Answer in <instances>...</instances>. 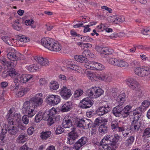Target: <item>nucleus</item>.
Masks as SVG:
<instances>
[{"instance_id": "423d86ee", "label": "nucleus", "mask_w": 150, "mask_h": 150, "mask_svg": "<svg viewBox=\"0 0 150 150\" xmlns=\"http://www.w3.org/2000/svg\"><path fill=\"white\" fill-rule=\"evenodd\" d=\"M84 66L88 69L96 70H102L105 69L104 66L100 64L95 62H89L85 64Z\"/></svg>"}, {"instance_id": "20e7f679", "label": "nucleus", "mask_w": 150, "mask_h": 150, "mask_svg": "<svg viewBox=\"0 0 150 150\" xmlns=\"http://www.w3.org/2000/svg\"><path fill=\"white\" fill-rule=\"evenodd\" d=\"M23 110L25 114L30 117L34 116L37 112L36 108L33 105H30V102L28 101H26L24 103Z\"/></svg>"}, {"instance_id": "bb28decb", "label": "nucleus", "mask_w": 150, "mask_h": 150, "mask_svg": "<svg viewBox=\"0 0 150 150\" xmlns=\"http://www.w3.org/2000/svg\"><path fill=\"white\" fill-rule=\"evenodd\" d=\"M59 116H50L47 119V124L48 126H51L55 121H57L60 120Z\"/></svg>"}, {"instance_id": "4468645a", "label": "nucleus", "mask_w": 150, "mask_h": 150, "mask_svg": "<svg viewBox=\"0 0 150 150\" xmlns=\"http://www.w3.org/2000/svg\"><path fill=\"white\" fill-rule=\"evenodd\" d=\"M133 120L132 122L131 128L132 130L135 131H138L140 127V122L139 121V117L136 116L133 117Z\"/></svg>"}, {"instance_id": "f3484780", "label": "nucleus", "mask_w": 150, "mask_h": 150, "mask_svg": "<svg viewBox=\"0 0 150 150\" xmlns=\"http://www.w3.org/2000/svg\"><path fill=\"white\" fill-rule=\"evenodd\" d=\"M80 108L84 109L91 107L93 104L92 100H91L88 98L83 99L80 102Z\"/></svg>"}, {"instance_id": "a878e982", "label": "nucleus", "mask_w": 150, "mask_h": 150, "mask_svg": "<svg viewBox=\"0 0 150 150\" xmlns=\"http://www.w3.org/2000/svg\"><path fill=\"white\" fill-rule=\"evenodd\" d=\"M143 140L150 141V128L147 127L144 130L142 137Z\"/></svg>"}, {"instance_id": "bf43d9fd", "label": "nucleus", "mask_w": 150, "mask_h": 150, "mask_svg": "<svg viewBox=\"0 0 150 150\" xmlns=\"http://www.w3.org/2000/svg\"><path fill=\"white\" fill-rule=\"evenodd\" d=\"M79 142L80 143L82 146L88 142V140L87 137H82L78 140Z\"/></svg>"}, {"instance_id": "ea45409f", "label": "nucleus", "mask_w": 150, "mask_h": 150, "mask_svg": "<svg viewBox=\"0 0 150 150\" xmlns=\"http://www.w3.org/2000/svg\"><path fill=\"white\" fill-rule=\"evenodd\" d=\"M51 132L50 131L46 132H42L40 133V137L42 139H45L50 137Z\"/></svg>"}, {"instance_id": "9b49d317", "label": "nucleus", "mask_w": 150, "mask_h": 150, "mask_svg": "<svg viewBox=\"0 0 150 150\" xmlns=\"http://www.w3.org/2000/svg\"><path fill=\"white\" fill-rule=\"evenodd\" d=\"M126 83L130 88L135 91L140 90V86L134 79L129 78L127 80Z\"/></svg>"}, {"instance_id": "0e129e2a", "label": "nucleus", "mask_w": 150, "mask_h": 150, "mask_svg": "<svg viewBox=\"0 0 150 150\" xmlns=\"http://www.w3.org/2000/svg\"><path fill=\"white\" fill-rule=\"evenodd\" d=\"M42 115L43 119L44 120H47V119L50 116L49 111H45V112L42 114Z\"/></svg>"}, {"instance_id": "dca6fc26", "label": "nucleus", "mask_w": 150, "mask_h": 150, "mask_svg": "<svg viewBox=\"0 0 150 150\" xmlns=\"http://www.w3.org/2000/svg\"><path fill=\"white\" fill-rule=\"evenodd\" d=\"M112 76L109 74H107L105 73L102 72L97 74V80L105 81L108 82H110L112 80Z\"/></svg>"}, {"instance_id": "cd10ccee", "label": "nucleus", "mask_w": 150, "mask_h": 150, "mask_svg": "<svg viewBox=\"0 0 150 150\" xmlns=\"http://www.w3.org/2000/svg\"><path fill=\"white\" fill-rule=\"evenodd\" d=\"M111 18H112V17H110L111 21L116 24L123 22L125 21V18L122 16H116L114 20L112 19Z\"/></svg>"}, {"instance_id": "7ed1b4c3", "label": "nucleus", "mask_w": 150, "mask_h": 150, "mask_svg": "<svg viewBox=\"0 0 150 150\" xmlns=\"http://www.w3.org/2000/svg\"><path fill=\"white\" fill-rule=\"evenodd\" d=\"M23 55L17 52L13 48H11V51L7 54V58L11 61V68H13L16 66L17 64V61L21 60V56Z\"/></svg>"}, {"instance_id": "f03ea898", "label": "nucleus", "mask_w": 150, "mask_h": 150, "mask_svg": "<svg viewBox=\"0 0 150 150\" xmlns=\"http://www.w3.org/2000/svg\"><path fill=\"white\" fill-rule=\"evenodd\" d=\"M15 110L13 108H11L8 111V113L6 116V118L8 121L7 127L5 124H4L2 126V132L6 133L8 131V133L10 134H16L18 132V130L16 127L14 125L13 120L14 118L16 115L15 114Z\"/></svg>"}, {"instance_id": "1a4fd4ad", "label": "nucleus", "mask_w": 150, "mask_h": 150, "mask_svg": "<svg viewBox=\"0 0 150 150\" xmlns=\"http://www.w3.org/2000/svg\"><path fill=\"white\" fill-rule=\"evenodd\" d=\"M92 124L93 122L90 120L85 119L83 120H79L76 123V125L78 127L87 129L91 127Z\"/></svg>"}, {"instance_id": "39448f33", "label": "nucleus", "mask_w": 150, "mask_h": 150, "mask_svg": "<svg viewBox=\"0 0 150 150\" xmlns=\"http://www.w3.org/2000/svg\"><path fill=\"white\" fill-rule=\"evenodd\" d=\"M103 92V91L101 88L96 86L91 88L88 91V96L94 98L100 97Z\"/></svg>"}, {"instance_id": "c03bdc74", "label": "nucleus", "mask_w": 150, "mask_h": 150, "mask_svg": "<svg viewBox=\"0 0 150 150\" xmlns=\"http://www.w3.org/2000/svg\"><path fill=\"white\" fill-rule=\"evenodd\" d=\"M108 129V128L106 126L103 125L100 126L98 130L100 133L105 134L107 132Z\"/></svg>"}, {"instance_id": "ddd939ff", "label": "nucleus", "mask_w": 150, "mask_h": 150, "mask_svg": "<svg viewBox=\"0 0 150 150\" xmlns=\"http://www.w3.org/2000/svg\"><path fill=\"white\" fill-rule=\"evenodd\" d=\"M42 93L37 94L35 96L31 98V101L32 105L36 108L37 107L42 105L43 102V100L42 98Z\"/></svg>"}, {"instance_id": "13d9d810", "label": "nucleus", "mask_w": 150, "mask_h": 150, "mask_svg": "<svg viewBox=\"0 0 150 150\" xmlns=\"http://www.w3.org/2000/svg\"><path fill=\"white\" fill-rule=\"evenodd\" d=\"M29 117L28 115H24L22 117V120L23 122L25 125L28 124L29 121Z\"/></svg>"}, {"instance_id": "6e6552de", "label": "nucleus", "mask_w": 150, "mask_h": 150, "mask_svg": "<svg viewBox=\"0 0 150 150\" xmlns=\"http://www.w3.org/2000/svg\"><path fill=\"white\" fill-rule=\"evenodd\" d=\"M95 49L100 52V56L103 57H105L107 55L111 54L113 52L112 50L107 47L97 46L95 47Z\"/></svg>"}, {"instance_id": "5fc2aeb1", "label": "nucleus", "mask_w": 150, "mask_h": 150, "mask_svg": "<svg viewBox=\"0 0 150 150\" xmlns=\"http://www.w3.org/2000/svg\"><path fill=\"white\" fill-rule=\"evenodd\" d=\"M108 121V119H107L97 118L95 120V126H98L99 123H100L101 122L105 123L107 122Z\"/></svg>"}, {"instance_id": "4be33fe9", "label": "nucleus", "mask_w": 150, "mask_h": 150, "mask_svg": "<svg viewBox=\"0 0 150 150\" xmlns=\"http://www.w3.org/2000/svg\"><path fill=\"white\" fill-rule=\"evenodd\" d=\"M111 110V108L109 105L100 107L96 110L97 114L100 116H101L109 112Z\"/></svg>"}, {"instance_id": "6e6d98bb", "label": "nucleus", "mask_w": 150, "mask_h": 150, "mask_svg": "<svg viewBox=\"0 0 150 150\" xmlns=\"http://www.w3.org/2000/svg\"><path fill=\"white\" fill-rule=\"evenodd\" d=\"M34 21L33 20H27L25 21V25L28 26H30L32 28H35L36 26L33 25Z\"/></svg>"}, {"instance_id": "aec40b11", "label": "nucleus", "mask_w": 150, "mask_h": 150, "mask_svg": "<svg viewBox=\"0 0 150 150\" xmlns=\"http://www.w3.org/2000/svg\"><path fill=\"white\" fill-rule=\"evenodd\" d=\"M73 118L69 115H66L63 121L62 125L65 128H69L72 126Z\"/></svg>"}, {"instance_id": "5701e85b", "label": "nucleus", "mask_w": 150, "mask_h": 150, "mask_svg": "<svg viewBox=\"0 0 150 150\" xmlns=\"http://www.w3.org/2000/svg\"><path fill=\"white\" fill-rule=\"evenodd\" d=\"M61 49L62 46L57 41L54 40L50 50L57 52L60 51Z\"/></svg>"}, {"instance_id": "72a5a7b5", "label": "nucleus", "mask_w": 150, "mask_h": 150, "mask_svg": "<svg viewBox=\"0 0 150 150\" xmlns=\"http://www.w3.org/2000/svg\"><path fill=\"white\" fill-rule=\"evenodd\" d=\"M131 108V107L129 105H127L125 107H123L122 111L123 114V118L127 117L129 115Z\"/></svg>"}, {"instance_id": "a211bd4d", "label": "nucleus", "mask_w": 150, "mask_h": 150, "mask_svg": "<svg viewBox=\"0 0 150 150\" xmlns=\"http://www.w3.org/2000/svg\"><path fill=\"white\" fill-rule=\"evenodd\" d=\"M34 59L42 66H47L50 64L48 60L45 58L40 56H37L34 58Z\"/></svg>"}, {"instance_id": "f257e3e1", "label": "nucleus", "mask_w": 150, "mask_h": 150, "mask_svg": "<svg viewBox=\"0 0 150 150\" xmlns=\"http://www.w3.org/2000/svg\"><path fill=\"white\" fill-rule=\"evenodd\" d=\"M120 138L117 134L107 136L104 137L99 146L100 150H115L118 147L117 143Z\"/></svg>"}, {"instance_id": "f8f14e48", "label": "nucleus", "mask_w": 150, "mask_h": 150, "mask_svg": "<svg viewBox=\"0 0 150 150\" xmlns=\"http://www.w3.org/2000/svg\"><path fill=\"white\" fill-rule=\"evenodd\" d=\"M59 94L64 99L67 100L72 95L71 90L63 86L59 91Z\"/></svg>"}, {"instance_id": "b1692460", "label": "nucleus", "mask_w": 150, "mask_h": 150, "mask_svg": "<svg viewBox=\"0 0 150 150\" xmlns=\"http://www.w3.org/2000/svg\"><path fill=\"white\" fill-rule=\"evenodd\" d=\"M30 89L27 87L21 88L18 92L16 93V96L18 97H21L29 91Z\"/></svg>"}, {"instance_id": "603ef678", "label": "nucleus", "mask_w": 150, "mask_h": 150, "mask_svg": "<svg viewBox=\"0 0 150 150\" xmlns=\"http://www.w3.org/2000/svg\"><path fill=\"white\" fill-rule=\"evenodd\" d=\"M118 60V59L115 58H110L108 59V61L109 64L117 66Z\"/></svg>"}, {"instance_id": "3c124183", "label": "nucleus", "mask_w": 150, "mask_h": 150, "mask_svg": "<svg viewBox=\"0 0 150 150\" xmlns=\"http://www.w3.org/2000/svg\"><path fill=\"white\" fill-rule=\"evenodd\" d=\"M142 111L141 108L140 107L137 108L136 110L134 111L133 115L134 117H135L136 116H138L139 117V118L141 116L140 114L142 113Z\"/></svg>"}, {"instance_id": "4d7b16f0", "label": "nucleus", "mask_w": 150, "mask_h": 150, "mask_svg": "<svg viewBox=\"0 0 150 150\" xmlns=\"http://www.w3.org/2000/svg\"><path fill=\"white\" fill-rule=\"evenodd\" d=\"M83 91L81 89L76 90L74 92V95L75 98L78 97L83 94Z\"/></svg>"}, {"instance_id": "680f3d73", "label": "nucleus", "mask_w": 150, "mask_h": 150, "mask_svg": "<svg viewBox=\"0 0 150 150\" xmlns=\"http://www.w3.org/2000/svg\"><path fill=\"white\" fill-rule=\"evenodd\" d=\"M64 131V129L63 128L60 126L57 127L55 131V133L56 134H61Z\"/></svg>"}, {"instance_id": "052dcab7", "label": "nucleus", "mask_w": 150, "mask_h": 150, "mask_svg": "<svg viewBox=\"0 0 150 150\" xmlns=\"http://www.w3.org/2000/svg\"><path fill=\"white\" fill-rule=\"evenodd\" d=\"M50 116L53 117L54 116H58L56 115L57 111L55 108H52L49 111Z\"/></svg>"}, {"instance_id": "f704fd0d", "label": "nucleus", "mask_w": 150, "mask_h": 150, "mask_svg": "<svg viewBox=\"0 0 150 150\" xmlns=\"http://www.w3.org/2000/svg\"><path fill=\"white\" fill-rule=\"evenodd\" d=\"M117 66L120 67L126 68L129 66V64L128 62L125 61L118 60Z\"/></svg>"}, {"instance_id": "49530a36", "label": "nucleus", "mask_w": 150, "mask_h": 150, "mask_svg": "<svg viewBox=\"0 0 150 150\" xmlns=\"http://www.w3.org/2000/svg\"><path fill=\"white\" fill-rule=\"evenodd\" d=\"M20 38L19 39V41L20 42L26 43L29 42L30 41V38L25 35H22L20 36Z\"/></svg>"}, {"instance_id": "9d476101", "label": "nucleus", "mask_w": 150, "mask_h": 150, "mask_svg": "<svg viewBox=\"0 0 150 150\" xmlns=\"http://www.w3.org/2000/svg\"><path fill=\"white\" fill-rule=\"evenodd\" d=\"M60 97L59 96L54 95L48 96L47 97L46 100L49 105H54L57 104L60 101Z\"/></svg>"}, {"instance_id": "a18cd8bd", "label": "nucleus", "mask_w": 150, "mask_h": 150, "mask_svg": "<svg viewBox=\"0 0 150 150\" xmlns=\"http://www.w3.org/2000/svg\"><path fill=\"white\" fill-rule=\"evenodd\" d=\"M143 77L147 76L150 74V67H143Z\"/></svg>"}, {"instance_id": "a19ab883", "label": "nucleus", "mask_w": 150, "mask_h": 150, "mask_svg": "<svg viewBox=\"0 0 150 150\" xmlns=\"http://www.w3.org/2000/svg\"><path fill=\"white\" fill-rule=\"evenodd\" d=\"M88 77L93 81L97 80V74L88 71L86 73Z\"/></svg>"}, {"instance_id": "412c9836", "label": "nucleus", "mask_w": 150, "mask_h": 150, "mask_svg": "<svg viewBox=\"0 0 150 150\" xmlns=\"http://www.w3.org/2000/svg\"><path fill=\"white\" fill-rule=\"evenodd\" d=\"M111 127L114 131H116L119 132H122L125 130H129L128 128V127L126 125H124L122 127H120L118 126V123L115 122H112Z\"/></svg>"}, {"instance_id": "864d4df0", "label": "nucleus", "mask_w": 150, "mask_h": 150, "mask_svg": "<svg viewBox=\"0 0 150 150\" xmlns=\"http://www.w3.org/2000/svg\"><path fill=\"white\" fill-rule=\"evenodd\" d=\"M40 68L38 67L35 66L34 65H30L27 67V69L30 71L33 72Z\"/></svg>"}, {"instance_id": "c85d7f7f", "label": "nucleus", "mask_w": 150, "mask_h": 150, "mask_svg": "<svg viewBox=\"0 0 150 150\" xmlns=\"http://www.w3.org/2000/svg\"><path fill=\"white\" fill-rule=\"evenodd\" d=\"M72 105V103L70 102L65 103L62 106L61 111L62 112L68 111L70 110Z\"/></svg>"}, {"instance_id": "7c9ffc66", "label": "nucleus", "mask_w": 150, "mask_h": 150, "mask_svg": "<svg viewBox=\"0 0 150 150\" xmlns=\"http://www.w3.org/2000/svg\"><path fill=\"white\" fill-rule=\"evenodd\" d=\"M82 56L85 58H92L94 57V55L89 50H87L83 51L82 54Z\"/></svg>"}, {"instance_id": "2f4dec72", "label": "nucleus", "mask_w": 150, "mask_h": 150, "mask_svg": "<svg viewBox=\"0 0 150 150\" xmlns=\"http://www.w3.org/2000/svg\"><path fill=\"white\" fill-rule=\"evenodd\" d=\"M18 75V74H17L16 73L15 71H6V70L4 71L2 73V76L4 78H5L8 76H13L14 75Z\"/></svg>"}, {"instance_id": "e433bc0d", "label": "nucleus", "mask_w": 150, "mask_h": 150, "mask_svg": "<svg viewBox=\"0 0 150 150\" xmlns=\"http://www.w3.org/2000/svg\"><path fill=\"white\" fill-rule=\"evenodd\" d=\"M27 137L26 134H21L17 138V142L19 143H23L25 142L26 141V138Z\"/></svg>"}, {"instance_id": "09e8293b", "label": "nucleus", "mask_w": 150, "mask_h": 150, "mask_svg": "<svg viewBox=\"0 0 150 150\" xmlns=\"http://www.w3.org/2000/svg\"><path fill=\"white\" fill-rule=\"evenodd\" d=\"M142 33L145 35H150V27H145L141 30Z\"/></svg>"}, {"instance_id": "69168bd1", "label": "nucleus", "mask_w": 150, "mask_h": 150, "mask_svg": "<svg viewBox=\"0 0 150 150\" xmlns=\"http://www.w3.org/2000/svg\"><path fill=\"white\" fill-rule=\"evenodd\" d=\"M126 126H127L128 127V128L129 129V130H124L122 132L123 135L124 136V137H127L128 136V135L129 134V132H131L130 129V128L129 127V125H127Z\"/></svg>"}, {"instance_id": "473e14b6", "label": "nucleus", "mask_w": 150, "mask_h": 150, "mask_svg": "<svg viewBox=\"0 0 150 150\" xmlns=\"http://www.w3.org/2000/svg\"><path fill=\"white\" fill-rule=\"evenodd\" d=\"M69 137L68 139L70 142V141L74 140L77 138L78 135L76 133L74 130H72L68 134Z\"/></svg>"}, {"instance_id": "e2e57ef3", "label": "nucleus", "mask_w": 150, "mask_h": 150, "mask_svg": "<svg viewBox=\"0 0 150 150\" xmlns=\"http://www.w3.org/2000/svg\"><path fill=\"white\" fill-rule=\"evenodd\" d=\"M35 125H34L32 126L29 127L27 130V132L29 135H31L32 134L35 130Z\"/></svg>"}, {"instance_id": "58836bf2", "label": "nucleus", "mask_w": 150, "mask_h": 150, "mask_svg": "<svg viewBox=\"0 0 150 150\" xmlns=\"http://www.w3.org/2000/svg\"><path fill=\"white\" fill-rule=\"evenodd\" d=\"M1 39L5 43L10 45H12V43L14 40V39L8 36L2 37Z\"/></svg>"}, {"instance_id": "c756f323", "label": "nucleus", "mask_w": 150, "mask_h": 150, "mask_svg": "<svg viewBox=\"0 0 150 150\" xmlns=\"http://www.w3.org/2000/svg\"><path fill=\"white\" fill-rule=\"evenodd\" d=\"M125 93H122L118 96L117 99V105H122L125 100Z\"/></svg>"}, {"instance_id": "4c0bfd02", "label": "nucleus", "mask_w": 150, "mask_h": 150, "mask_svg": "<svg viewBox=\"0 0 150 150\" xmlns=\"http://www.w3.org/2000/svg\"><path fill=\"white\" fill-rule=\"evenodd\" d=\"M50 87L51 90H56L59 88V85L57 82L53 81L50 83Z\"/></svg>"}, {"instance_id": "393cba45", "label": "nucleus", "mask_w": 150, "mask_h": 150, "mask_svg": "<svg viewBox=\"0 0 150 150\" xmlns=\"http://www.w3.org/2000/svg\"><path fill=\"white\" fill-rule=\"evenodd\" d=\"M19 78L20 79V82L24 83L32 79V77L30 75L23 74L20 76L19 75Z\"/></svg>"}, {"instance_id": "774afa93", "label": "nucleus", "mask_w": 150, "mask_h": 150, "mask_svg": "<svg viewBox=\"0 0 150 150\" xmlns=\"http://www.w3.org/2000/svg\"><path fill=\"white\" fill-rule=\"evenodd\" d=\"M150 105V102L147 100H144L142 103V106L147 108Z\"/></svg>"}, {"instance_id": "338daca9", "label": "nucleus", "mask_w": 150, "mask_h": 150, "mask_svg": "<svg viewBox=\"0 0 150 150\" xmlns=\"http://www.w3.org/2000/svg\"><path fill=\"white\" fill-rule=\"evenodd\" d=\"M18 88V84H12L10 87V89L11 90L15 91H17Z\"/></svg>"}, {"instance_id": "8fccbe9b", "label": "nucleus", "mask_w": 150, "mask_h": 150, "mask_svg": "<svg viewBox=\"0 0 150 150\" xmlns=\"http://www.w3.org/2000/svg\"><path fill=\"white\" fill-rule=\"evenodd\" d=\"M43 118L42 112L40 111L37 114L35 117V121L36 122H40Z\"/></svg>"}, {"instance_id": "de8ad7c7", "label": "nucleus", "mask_w": 150, "mask_h": 150, "mask_svg": "<svg viewBox=\"0 0 150 150\" xmlns=\"http://www.w3.org/2000/svg\"><path fill=\"white\" fill-rule=\"evenodd\" d=\"M1 62L4 65L6 66L7 67H11V64L10 62L6 61V59L4 57H1L0 59Z\"/></svg>"}, {"instance_id": "6ab92c4d", "label": "nucleus", "mask_w": 150, "mask_h": 150, "mask_svg": "<svg viewBox=\"0 0 150 150\" xmlns=\"http://www.w3.org/2000/svg\"><path fill=\"white\" fill-rule=\"evenodd\" d=\"M54 40L48 37H45L41 39V43L42 45L49 50L51 47Z\"/></svg>"}, {"instance_id": "2eb2a0df", "label": "nucleus", "mask_w": 150, "mask_h": 150, "mask_svg": "<svg viewBox=\"0 0 150 150\" xmlns=\"http://www.w3.org/2000/svg\"><path fill=\"white\" fill-rule=\"evenodd\" d=\"M116 107H114L112 110L113 115L116 117H123V114L122 110L123 106L117 105Z\"/></svg>"}, {"instance_id": "c9c22d12", "label": "nucleus", "mask_w": 150, "mask_h": 150, "mask_svg": "<svg viewBox=\"0 0 150 150\" xmlns=\"http://www.w3.org/2000/svg\"><path fill=\"white\" fill-rule=\"evenodd\" d=\"M74 58L75 60L78 62H84L85 64L86 63L87 61V58H85L81 55H76L74 56Z\"/></svg>"}, {"instance_id": "79ce46f5", "label": "nucleus", "mask_w": 150, "mask_h": 150, "mask_svg": "<svg viewBox=\"0 0 150 150\" xmlns=\"http://www.w3.org/2000/svg\"><path fill=\"white\" fill-rule=\"evenodd\" d=\"M134 136L131 135L126 141V144L127 146H131L134 142Z\"/></svg>"}, {"instance_id": "0eeeda50", "label": "nucleus", "mask_w": 150, "mask_h": 150, "mask_svg": "<svg viewBox=\"0 0 150 150\" xmlns=\"http://www.w3.org/2000/svg\"><path fill=\"white\" fill-rule=\"evenodd\" d=\"M64 63L66 65V67L72 70L80 72L81 68L75 64V61L73 59H68L64 61Z\"/></svg>"}, {"instance_id": "37998d69", "label": "nucleus", "mask_w": 150, "mask_h": 150, "mask_svg": "<svg viewBox=\"0 0 150 150\" xmlns=\"http://www.w3.org/2000/svg\"><path fill=\"white\" fill-rule=\"evenodd\" d=\"M134 71L135 74L138 76L143 77V67H137L135 69Z\"/></svg>"}]
</instances>
